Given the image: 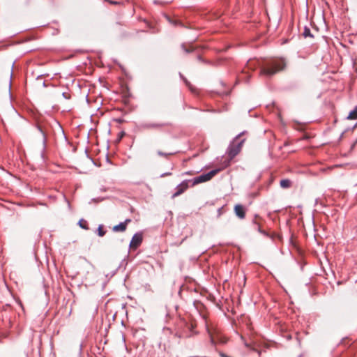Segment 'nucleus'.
Wrapping results in <instances>:
<instances>
[{"label": "nucleus", "instance_id": "nucleus-1", "mask_svg": "<svg viewBox=\"0 0 357 357\" xmlns=\"http://www.w3.org/2000/svg\"><path fill=\"white\" fill-rule=\"evenodd\" d=\"M286 63L284 59L273 60L268 62L264 66L261 67L260 75L266 77H271L278 72L284 70Z\"/></svg>", "mask_w": 357, "mask_h": 357}, {"label": "nucleus", "instance_id": "nucleus-2", "mask_svg": "<svg viewBox=\"0 0 357 357\" xmlns=\"http://www.w3.org/2000/svg\"><path fill=\"white\" fill-rule=\"evenodd\" d=\"M243 134L244 132L238 135L229 145L227 149V154L228 155L229 160L234 158L241 151L245 140V139H241V136Z\"/></svg>", "mask_w": 357, "mask_h": 357}, {"label": "nucleus", "instance_id": "nucleus-3", "mask_svg": "<svg viewBox=\"0 0 357 357\" xmlns=\"http://www.w3.org/2000/svg\"><path fill=\"white\" fill-rule=\"evenodd\" d=\"M222 169H215L210 171L206 174H202L199 176L194 178L190 180L192 186H195L201 183L206 182L211 180L215 175H216Z\"/></svg>", "mask_w": 357, "mask_h": 357}, {"label": "nucleus", "instance_id": "nucleus-4", "mask_svg": "<svg viewBox=\"0 0 357 357\" xmlns=\"http://www.w3.org/2000/svg\"><path fill=\"white\" fill-rule=\"evenodd\" d=\"M189 183H190V180H184L180 184H178L175 188V192L172 195V198L174 199L175 197L183 194L189 187Z\"/></svg>", "mask_w": 357, "mask_h": 357}, {"label": "nucleus", "instance_id": "nucleus-5", "mask_svg": "<svg viewBox=\"0 0 357 357\" xmlns=\"http://www.w3.org/2000/svg\"><path fill=\"white\" fill-rule=\"evenodd\" d=\"M172 123L169 122L164 123H145L142 124V128L145 129H160L162 128L171 126Z\"/></svg>", "mask_w": 357, "mask_h": 357}, {"label": "nucleus", "instance_id": "nucleus-6", "mask_svg": "<svg viewBox=\"0 0 357 357\" xmlns=\"http://www.w3.org/2000/svg\"><path fill=\"white\" fill-rule=\"evenodd\" d=\"M143 240L142 234L140 233H136L133 235L131 241L130 243V248L131 249L137 248L142 243Z\"/></svg>", "mask_w": 357, "mask_h": 357}, {"label": "nucleus", "instance_id": "nucleus-7", "mask_svg": "<svg viewBox=\"0 0 357 357\" xmlns=\"http://www.w3.org/2000/svg\"><path fill=\"white\" fill-rule=\"evenodd\" d=\"M234 212L236 215L240 219H244L245 217V208L241 204H236L234 206Z\"/></svg>", "mask_w": 357, "mask_h": 357}, {"label": "nucleus", "instance_id": "nucleus-8", "mask_svg": "<svg viewBox=\"0 0 357 357\" xmlns=\"http://www.w3.org/2000/svg\"><path fill=\"white\" fill-rule=\"evenodd\" d=\"M36 129L38 131V132L40 134L41 137H42V141H43V151H44L45 147H46V143H47V137H46V134L45 132H44V130H43V128H41V126H40L39 125H37L36 126ZM42 157H43V152H42V154H41Z\"/></svg>", "mask_w": 357, "mask_h": 357}, {"label": "nucleus", "instance_id": "nucleus-9", "mask_svg": "<svg viewBox=\"0 0 357 357\" xmlns=\"http://www.w3.org/2000/svg\"><path fill=\"white\" fill-rule=\"evenodd\" d=\"M291 181L288 178L282 179L280 182V187L284 189L289 188L291 186Z\"/></svg>", "mask_w": 357, "mask_h": 357}, {"label": "nucleus", "instance_id": "nucleus-10", "mask_svg": "<svg viewBox=\"0 0 357 357\" xmlns=\"http://www.w3.org/2000/svg\"><path fill=\"white\" fill-rule=\"evenodd\" d=\"M112 230L114 232H123L126 230V227L124 223L120 222L119 225H115Z\"/></svg>", "mask_w": 357, "mask_h": 357}, {"label": "nucleus", "instance_id": "nucleus-11", "mask_svg": "<svg viewBox=\"0 0 357 357\" xmlns=\"http://www.w3.org/2000/svg\"><path fill=\"white\" fill-rule=\"evenodd\" d=\"M347 119L351 120L357 119V106H356L354 109L349 112Z\"/></svg>", "mask_w": 357, "mask_h": 357}, {"label": "nucleus", "instance_id": "nucleus-12", "mask_svg": "<svg viewBox=\"0 0 357 357\" xmlns=\"http://www.w3.org/2000/svg\"><path fill=\"white\" fill-rule=\"evenodd\" d=\"M257 64H258V61H255V60H250L248 63H247V68L248 69H252L254 70L256 66H257Z\"/></svg>", "mask_w": 357, "mask_h": 357}, {"label": "nucleus", "instance_id": "nucleus-13", "mask_svg": "<svg viewBox=\"0 0 357 357\" xmlns=\"http://www.w3.org/2000/svg\"><path fill=\"white\" fill-rule=\"evenodd\" d=\"M206 330H207V333H208L209 338H210V343H211V344L213 347H215L216 341H215L214 337L213 336V334H212L211 331L209 330L208 328H207Z\"/></svg>", "mask_w": 357, "mask_h": 357}, {"label": "nucleus", "instance_id": "nucleus-14", "mask_svg": "<svg viewBox=\"0 0 357 357\" xmlns=\"http://www.w3.org/2000/svg\"><path fill=\"white\" fill-rule=\"evenodd\" d=\"M303 35L305 38L313 37V35L311 33L310 29L307 26L305 27Z\"/></svg>", "mask_w": 357, "mask_h": 357}, {"label": "nucleus", "instance_id": "nucleus-15", "mask_svg": "<svg viewBox=\"0 0 357 357\" xmlns=\"http://www.w3.org/2000/svg\"><path fill=\"white\" fill-rule=\"evenodd\" d=\"M79 225L80 227H82V229H89V227H88V223L86 220L82 219L79 221Z\"/></svg>", "mask_w": 357, "mask_h": 357}, {"label": "nucleus", "instance_id": "nucleus-16", "mask_svg": "<svg viewBox=\"0 0 357 357\" xmlns=\"http://www.w3.org/2000/svg\"><path fill=\"white\" fill-rule=\"evenodd\" d=\"M105 233L106 231L103 229L102 225H99L98 228V235L102 237L105 236Z\"/></svg>", "mask_w": 357, "mask_h": 357}, {"label": "nucleus", "instance_id": "nucleus-17", "mask_svg": "<svg viewBox=\"0 0 357 357\" xmlns=\"http://www.w3.org/2000/svg\"><path fill=\"white\" fill-rule=\"evenodd\" d=\"M181 48L185 53H190L193 51L192 47H187L185 44L181 45Z\"/></svg>", "mask_w": 357, "mask_h": 357}, {"label": "nucleus", "instance_id": "nucleus-18", "mask_svg": "<svg viewBox=\"0 0 357 357\" xmlns=\"http://www.w3.org/2000/svg\"><path fill=\"white\" fill-rule=\"evenodd\" d=\"M254 224L256 225L257 229L259 232H260L261 234H264V236H268V234L264 230H262L261 229L260 225L257 222L255 221Z\"/></svg>", "mask_w": 357, "mask_h": 357}, {"label": "nucleus", "instance_id": "nucleus-19", "mask_svg": "<svg viewBox=\"0 0 357 357\" xmlns=\"http://www.w3.org/2000/svg\"><path fill=\"white\" fill-rule=\"evenodd\" d=\"M158 155H160V156H163V157H166L167 158L169 155H172L173 153H164L161 151H158Z\"/></svg>", "mask_w": 357, "mask_h": 357}, {"label": "nucleus", "instance_id": "nucleus-20", "mask_svg": "<svg viewBox=\"0 0 357 357\" xmlns=\"http://www.w3.org/2000/svg\"><path fill=\"white\" fill-rule=\"evenodd\" d=\"M167 20H169V22L171 24H174V26H176V25H178V24H181V23L179 21H178V20H171V19H169L168 17H167Z\"/></svg>", "mask_w": 357, "mask_h": 357}, {"label": "nucleus", "instance_id": "nucleus-21", "mask_svg": "<svg viewBox=\"0 0 357 357\" xmlns=\"http://www.w3.org/2000/svg\"><path fill=\"white\" fill-rule=\"evenodd\" d=\"M131 222V220L128 218V219H126L124 222H122L123 223L125 224L126 225V227L127 228V225Z\"/></svg>", "mask_w": 357, "mask_h": 357}, {"label": "nucleus", "instance_id": "nucleus-22", "mask_svg": "<svg viewBox=\"0 0 357 357\" xmlns=\"http://www.w3.org/2000/svg\"><path fill=\"white\" fill-rule=\"evenodd\" d=\"M197 59L201 61V62H204V63H208L207 61H206L201 56H197Z\"/></svg>", "mask_w": 357, "mask_h": 357}, {"label": "nucleus", "instance_id": "nucleus-23", "mask_svg": "<svg viewBox=\"0 0 357 357\" xmlns=\"http://www.w3.org/2000/svg\"><path fill=\"white\" fill-rule=\"evenodd\" d=\"M172 175V173L171 172H166V173H163L160 175V177H165V176H170Z\"/></svg>", "mask_w": 357, "mask_h": 357}, {"label": "nucleus", "instance_id": "nucleus-24", "mask_svg": "<svg viewBox=\"0 0 357 357\" xmlns=\"http://www.w3.org/2000/svg\"><path fill=\"white\" fill-rule=\"evenodd\" d=\"M160 3V2H159L158 1H157V0H155V1H154V3H155V4H158V3Z\"/></svg>", "mask_w": 357, "mask_h": 357}]
</instances>
